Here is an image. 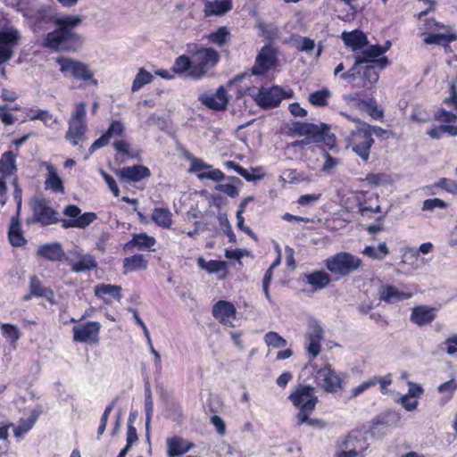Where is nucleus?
<instances>
[{
	"instance_id": "obj_1",
	"label": "nucleus",
	"mask_w": 457,
	"mask_h": 457,
	"mask_svg": "<svg viewBox=\"0 0 457 457\" xmlns=\"http://www.w3.org/2000/svg\"><path fill=\"white\" fill-rule=\"evenodd\" d=\"M82 22L79 15H67L54 20L56 29L49 32L43 46L54 51H76L84 44L82 36L74 29Z\"/></svg>"
},
{
	"instance_id": "obj_2",
	"label": "nucleus",
	"mask_w": 457,
	"mask_h": 457,
	"mask_svg": "<svg viewBox=\"0 0 457 457\" xmlns=\"http://www.w3.org/2000/svg\"><path fill=\"white\" fill-rule=\"evenodd\" d=\"M220 60V54L212 48H200L191 58L186 55L178 57L173 65L176 73L184 74L192 79H200L213 68Z\"/></svg>"
},
{
	"instance_id": "obj_3",
	"label": "nucleus",
	"mask_w": 457,
	"mask_h": 457,
	"mask_svg": "<svg viewBox=\"0 0 457 457\" xmlns=\"http://www.w3.org/2000/svg\"><path fill=\"white\" fill-rule=\"evenodd\" d=\"M354 64L346 72L341 74V79L347 80L353 87L371 88L378 80L379 75L371 64V61L361 56L354 57Z\"/></svg>"
},
{
	"instance_id": "obj_4",
	"label": "nucleus",
	"mask_w": 457,
	"mask_h": 457,
	"mask_svg": "<svg viewBox=\"0 0 457 457\" xmlns=\"http://www.w3.org/2000/svg\"><path fill=\"white\" fill-rule=\"evenodd\" d=\"M357 123L354 129L346 137V147L351 148L362 161L370 158V148L374 144L371 137V126L358 120H353Z\"/></svg>"
},
{
	"instance_id": "obj_5",
	"label": "nucleus",
	"mask_w": 457,
	"mask_h": 457,
	"mask_svg": "<svg viewBox=\"0 0 457 457\" xmlns=\"http://www.w3.org/2000/svg\"><path fill=\"white\" fill-rule=\"evenodd\" d=\"M363 262L361 258L347 253L340 252L325 260V266L332 274L347 277L357 271Z\"/></svg>"
},
{
	"instance_id": "obj_6",
	"label": "nucleus",
	"mask_w": 457,
	"mask_h": 457,
	"mask_svg": "<svg viewBox=\"0 0 457 457\" xmlns=\"http://www.w3.org/2000/svg\"><path fill=\"white\" fill-rule=\"evenodd\" d=\"M293 404L299 409L297 414L298 425L307 420V416L315 409L318 397L314 394V388L311 386H299L289 395Z\"/></svg>"
},
{
	"instance_id": "obj_7",
	"label": "nucleus",
	"mask_w": 457,
	"mask_h": 457,
	"mask_svg": "<svg viewBox=\"0 0 457 457\" xmlns=\"http://www.w3.org/2000/svg\"><path fill=\"white\" fill-rule=\"evenodd\" d=\"M56 63L64 77H72L78 80L90 81L91 84L97 85V81L93 78V72L87 63L68 57L56 58Z\"/></svg>"
},
{
	"instance_id": "obj_8",
	"label": "nucleus",
	"mask_w": 457,
	"mask_h": 457,
	"mask_svg": "<svg viewBox=\"0 0 457 457\" xmlns=\"http://www.w3.org/2000/svg\"><path fill=\"white\" fill-rule=\"evenodd\" d=\"M68 125L65 138L71 141L73 145H78L79 141L82 139L87 129L85 102H79L75 105Z\"/></svg>"
},
{
	"instance_id": "obj_9",
	"label": "nucleus",
	"mask_w": 457,
	"mask_h": 457,
	"mask_svg": "<svg viewBox=\"0 0 457 457\" xmlns=\"http://www.w3.org/2000/svg\"><path fill=\"white\" fill-rule=\"evenodd\" d=\"M291 94L284 92L283 89L278 86L270 87H262L258 94L254 96V101L260 107L263 109H270L277 107L282 99L289 98Z\"/></svg>"
},
{
	"instance_id": "obj_10",
	"label": "nucleus",
	"mask_w": 457,
	"mask_h": 457,
	"mask_svg": "<svg viewBox=\"0 0 457 457\" xmlns=\"http://www.w3.org/2000/svg\"><path fill=\"white\" fill-rule=\"evenodd\" d=\"M329 131L328 125L321 123L320 125L295 121L290 128V132L294 135L303 136L308 141L320 142Z\"/></svg>"
},
{
	"instance_id": "obj_11",
	"label": "nucleus",
	"mask_w": 457,
	"mask_h": 457,
	"mask_svg": "<svg viewBox=\"0 0 457 457\" xmlns=\"http://www.w3.org/2000/svg\"><path fill=\"white\" fill-rule=\"evenodd\" d=\"M31 209L34 220L44 226L59 221L57 212L50 207L48 201L45 198H35L31 203Z\"/></svg>"
},
{
	"instance_id": "obj_12",
	"label": "nucleus",
	"mask_w": 457,
	"mask_h": 457,
	"mask_svg": "<svg viewBox=\"0 0 457 457\" xmlns=\"http://www.w3.org/2000/svg\"><path fill=\"white\" fill-rule=\"evenodd\" d=\"M323 334L322 327L316 320L309 321L308 329L304 336V347L312 357L318 356L320 353Z\"/></svg>"
},
{
	"instance_id": "obj_13",
	"label": "nucleus",
	"mask_w": 457,
	"mask_h": 457,
	"mask_svg": "<svg viewBox=\"0 0 457 457\" xmlns=\"http://www.w3.org/2000/svg\"><path fill=\"white\" fill-rule=\"evenodd\" d=\"M101 324L97 321H89L79 324L72 328L73 340L86 344H97Z\"/></svg>"
},
{
	"instance_id": "obj_14",
	"label": "nucleus",
	"mask_w": 457,
	"mask_h": 457,
	"mask_svg": "<svg viewBox=\"0 0 457 457\" xmlns=\"http://www.w3.org/2000/svg\"><path fill=\"white\" fill-rule=\"evenodd\" d=\"M316 384L327 393H335L341 388L342 378L329 365H326L317 371Z\"/></svg>"
},
{
	"instance_id": "obj_15",
	"label": "nucleus",
	"mask_w": 457,
	"mask_h": 457,
	"mask_svg": "<svg viewBox=\"0 0 457 457\" xmlns=\"http://www.w3.org/2000/svg\"><path fill=\"white\" fill-rule=\"evenodd\" d=\"M67 261L71 266V270L77 273L95 269L97 266L96 261L90 253H84L78 247L71 250Z\"/></svg>"
},
{
	"instance_id": "obj_16",
	"label": "nucleus",
	"mask_w": 457,
	"mask_h": 457,
	"mask_svg": "<svg viewBox=\"0 0 457 457\" xmlns=\"http://www.w3.org/2000/svg\"><path fill=\"white\" fill-rule=\"evenodd\" d=\"M277 50L270 45L264 46L258 54L253 73L261 75L270 70L277 62Z\"/></svg>"
},
{
	"instance_id": "obj_17",
	"label": "nucleus",
	"mask_w": 457,
	"mask_h": 457,
	"mask_svg": "<svg viewBox=\"0 0 457 457\" xmlns=\"http://www.w3.org/2000/svg\"><path fill=\"white\" fill-rule=\"evenodd\" d=\"M18 40L19 33L16 30L0 32V62H5L12 59Z\"/></svg>"
},
{
	"instance_id": "obj_18",
	"label": "nucleus",
	"mask_w": 457,
	"mask_h": 457,
	"mask_svg": "<svg viewBox=\"0 0 457 457\" xmlns=\"http://www.w3.org/2000/svg\"><path fill=\"white\" fill-rule=\"evenodd\" d=\"M198 99L206 107L216 111L225 110L228 103V96L223 87H220L215 94L201 95Z\"/></svg>"
},
{
	"instance_id": "obj_19",
	"label": "nucleus",
	"mask_w": 457,
	"mask_h": 457,
	"mask_svg": "<svg viewBox=\"0 0 457 457\" xmlns=\"http://www.w3.org/2000/svg\"><path fill=\"white\" fill-rule=\"evenodd\" d=\"M115 174L126 182H138L143 179L150 177L151 172L145 166L133 165L117 170Z\"/></svg>"
},
{
	"instance_id": "obj_20",
	"label": "nucleus",
	"mask_w": 457,
	"mask_h": 457,
	"mask_svg": "<svg viewBox=\"0 0 457 457\" xmlns=\"http://www.w3.org/2000/svg\"><path fill=\"white\" fill-rule=\"evenodd\" d=\"M444 103L452 107L456 112H451L445 109H440L435 114V120L445 124L454 123L457 120V92L453 85L451 86V96L444 100Z\"/></svg>"
},
{
	"instance_id": "obj_21",
	"label": "nucleus",
	"mask_w": 457,
	"mask_h": 457,
	"mask_svg": "<svg viewBox=\"0 0 457 457\" xmlns=\"http://www.w3.org/2000/svg\"><path fill=\"white\" fill-rule=\"evenodd\" d=\"M236 308L227 301H219L212 308V315L225 326H232L235 320Z\"/></svg>"
},
{
	"instance_id": "obj_22",
	"label": "nucleus",
	"mask_w": 457,
	"mask_h": 457,
	"mask_svg": "<svg viewBox=\"0 0 457 457\" xmlns=\"http://www.w3.org/2000/svg\"><path fill=\"white\" fill-rule=\"evenodd\" d=\"M379 300L388 303H395L412 296L411 293L399 290L392 285H382L378 288Z\"/></svg>"
},
{
	"instance_id": "obj_23",
	"label": "nucleus",
	"mask_w": 457,
	"mask_h": 457,
	"mask_svg": "<svg viewBox=\"0 0 457 457\" xmlns=\"http://www.w3.org/2000/svg\"><path fill=\"white\" fill-rule=\"evenodd\" d=\"M435 318V309L427 305L413 308L411 314V320L419 327L431 323Z\"/></svg>"
},
{
	"instance_id": "obj_24",
	"label": "nucleus",
	"mask_w": 457,
	"mask_h": 457,
	"mask_svg": "<svg viewBox=\"0 0 457 457\" xmlns=\"http://www.w3.org/2000/svg\"><path fill=\"white\" fill-rule=\"evenodd\" d=\"M339 448L356 451L361 453V457H363V453L367 449V446L359 433L352 432L341 440Z\"/></svg>"
},
{
	"instance_id": "obj_25",
	"label": "nucleus",
	"mask_w": 457,
	"mask_h": 457,
	"mask_svg": "<svg viewBox=\"0 0 457 457\" xmlns=\"http://www.w3.org/2000/svg\"><path fill=\"white\" fill-rule=\"evenodd\" d=\"M385 52H386V49L383 48V46H381L379 45H373V46H370L367 47L366 49H364L361 52V54L360 56L362 58L370 60L371 64H373V65L377 64L381 69H384L387 66V64L389 62L388 59L386 57H382V58H378V59H376V58L382 55Z\"/></svg>"
},
{
	"instance_id": "obj_26",
	"label": "nucleus",
	"mask_w": 457,
	"mask_h": 457,
	"mask_svg": "<svg viewBox=\"0 0 457 457\" xmlns=\"http://www.w3.org/2000/svg\"><path fill=\"white\" fill-rule=\"evenodd\" d=\"M194 446L192 443L187 440L174 436L167 440V454L169 457H175L181 455Z\"/></svg>"
},
{
	"instance_id": "obj_27",
	"label": "nucleus",
	"mask_w": 457,
	"mask_h": 457,
	"mask_svg": "<svg viewBox=\"0 0 457 457\" xmlns=\"http://www.w3.org/2000/svg\"><path fill=\"white\" fill-rule=\"evenodd\" d=\"M232 0H214L206 2L204 13L206 16H220L232 9Z\"/></svg>"
},
{
	"instance_id": "obj_28",
	"label": "nucleus",
	"mask_w": 457,
	"mask_h": 457,
	"mask_svg": "<svg viewBox=\"0 0 457 457\" xmlns=\"http://www.w3.org/2000/svg\"><path fill=\"white\" fill-rule=\"evenodd\" d=\"M37 254L51 262L60 261L64 253L62 245L58 243L46 244L38 247Z\"/></svg>"
},
{
	"instance_id": "obj_29",
	"label": "nucleus",
	"mask_w": 457,
	"mask_h": 457,
	"mask_svg": "<svg viewBox=\"0 0 457 457\" xmlns=\"http://www.w3.org/2000/svg\"><path fill=\"white\" fill-rule=\"evenodd\" d=\"M97 219L95 212H85L77 219L62 220V227L63 228H85Z\"/></svg>"
},
{
	"instance_id": "obj_30",
	"label": "nucleus",
	"mask_w": 457,
	"mask_h": 457,
	"mask_svg": "<svg viewBox=\"0 0 457 457\" xmlns=\"http://www.w3.org/2000/svg\"><path fill=\"white\" fill-rule=\"evenodd\" d=\"M41 410H33L28 419H21L18 425L13 427V434L16 437H21L24 434L29 432L37 422Z\"/></svg>"
},
{
	"instance_id": "obj_31",
	"label": "nucleus",
	"mask_w": 457,
	"mask_h": 457,
	"mask_svg": "<svg viewBox=\"0 0 457 457\" xmlns=\"http://www.w3.org/2000/svg\"><path fill=\"white\" fill-rule=\"evenodd\" d=\"M32 296L46 297L47 300H51L54 297V292L50 288L43 287L37 278L31 277L29 281V294L23 298L28 301Z\"/></svg>"
},
{
	"instance_id": "obj_32",
	"label": "nucleus",
	"mask_w": 457,
	"mask_h": 457,
	"mask_svg": "<svg viewBox=\"0 0 457 457\" xmlns=\"http://www.w3.org/2000/svg\"><path fill=\"white\" fill-rule=\"evenodd\" d=\"M8 237L11 245L15 247H21L27 243L23 237L18 217H12L8 231Z\"/></svg>"
},
{
	"instance_id": "obj_33",
	"label": "nucleus",
	"mask_w": 457,
	"mask_h": 457,
	"mask_svg": "<svg viewBox=\"0 0 457 457\" xmlns=\"http://www.w3.org/2000/svg\"><path fill=\"white\" fill-rule=\"evenodd\" d=\"M147 266L148 262L143 254H135L123 260V273L145 270Z\"/></svg>"
},
{
	"instance_id": "obj_34",
	"label": "nucleus",
	"mask_w": 457,
	"mask_h": 457,
	"mask_svg": "<svg viewBox=\"0 0 457 457\" xmlns=\"http://www.w3.org/2000/svg\"><path fill=\"white\" fill-rule=\"evenodd\" d=\"M15 171V154L12 151H7L0 158V177L5 179L13 175Z\"/></svg>"
},
{
	"instance_id": "obj_35",
	"label": "nucleus",
	"mask_w": 457,
	"mask_h": 457,
	"mask_svg": "<svg viewBox=\"0 0 457 457\" xmlns=\"http://www.w3.org/2000/svg\"><path fill=\"white\" fill-rule=\"evenodd\" d=\"M344 43L353 48L358 50L367 45V37L361 31L354 30L350 33L344 32L342 34Z\"/></svg>"
},
{
	"instance_id": "obj_36",
	"label": "nucleus",
	"mask_w": 457,
	"mask_h": 457,
	"mask_svg": "<svg viewBox=\"0 0 457 457\" xmlns=\"http://www.w3.org/2000/svg\"><path fill=\"white\" fill-rule=\"evenodd\" d=\"M306 279L307 282L316 290L325 288L330 282L329 275L323 270L314 271L306 275Z\"/></svg>"
},
{
	"instance_id": "obj_37",
	"label": "nucleus",
	"mask_w": 457,
	"mask_h": 457,
	"mask_svg": "<svg viewBox=\"0 0 457 457\" xmlns=\"http://www.w3.org/2000/svg\"><path fill=\"white\" fill-rule=\"evenodd\" d=\"M156 244L154 237L147 234H135L132 239L127 244V246H137L140 250L151 249Z\"/></svg>"
},
{
	"instance_id": "obj_38",
	"label": "nucleus",
	"mask_w": 457,
	"mask_h": 457,
	"mask_svg": "<svg viewBox=\"0 0 457 457\" xmlns=\"http://www.w3.org/2000/svg\"><path fill=\"white\" fill-rule=\"evenodd\" d=\"M362 254L373 260H383L389 254V249L385 242L380 243L378 246L366 245L362 250Z\"/></svg>"
},
{
	"instance_id": "obj_39",
	"label": "nucleus",
	"mask_w": 457,
	"mask_h": 457,
	"mask_svg": "<svg viewBox=\"0 0 457 457\" xmlns=\"http://www.w3.org/2000/svg\"><path fill=\"white\" fill-rule=\"evenodd\" d=\"M172 214L165 208H155L152 213V220L160 227L170 228L172 223Z\"/></svg>"
},
{
	"instance_id": "obj_40",
	"label": "nucleus",
	"mask_w": 457,
	"mask_h": 457,
	"mask_svg": "<svg viewBox=\"0 0 457 457\" xmlns=\"http://www.w3.org/2000/svg\"><path fill=\"white\" fill-rule=\"evenodd\" d=\"M457 40L455 34H428L424 38V43L427 45H438L446 47L451 42Z\"/></svg>"
},
{
	"instance_id": "obj_41",
	"label": "nucleus",
	"mask_w": 457,
	"mask_h": 457,
	"mask_svg": "<svg viewBox=\"0 0 457 457\" xmlns=\"http://www.w3.org/2000/svg\"><path fill=\"white\" fill-rule=\"evenodd\" d=\"M47 171L48 175L46 180V187L54 192H63L62 181L57 174L56 168L53 165H48Z\"/></svg>"
},
{
	"instance_id": "obj_42",
	"label": "nucleus",
	"mask_w": 457,
	"mask_h": 457,
	"mask_svg": "<svg viewBox=\"0 0 457 457\" xmlns=\"http://www.w3.org/2000/svg\"><path fill=\"white\" fill-rule=\"evenodd\" d=\"M252 201H253V197L247 196L241 202V204L239 205V209L237 212V228L239 229H241L242 231H244L245 234H247L248 236H250L253 238H256L254 233L249 227H244L245 219L243 217V213H244L247 204Z\"/></svg>"
},
{
	"instance_id": "obj_43",
	"label": "nucleus",
	"mask_w": 457,
	"mask_h": 457,
	"mask_svg": "<svg viewBox=\"0 0 457 457\" xmlns=\"http://www.w3.org/2000/svg\"><path fill=\"white\" fill-rule=\"evenodd\" d=\"M121 287L116 285L102 284L95 288V295L97 297H103L104 295H110L116 300L121 299Z\"/></svg>"
},
{
	"instance_id": "obj_44",
	"label": "nucleus",
	"mask_w": 457,
	"mask_h": 457,
	"mask_svg": "<svg viewBox=\"0 0 457 457\" xmlns=\"http://www.w3.org/2000/svg\"><path fill=\"white\" fill-rule=\"evenodd\" d=\"M1 334L12 344H15L21 337V332L18 327L10 323H2L0 325Z\"/></svg>"
},
{
	"instance_id": "obj_45",
	"label": "nucleus",
	"mask_w": 457,
	"mask_h": 457,
	"mask_svg": "<svg viewBox=\"0 0 457 457\" xmlns=\"http://www.w3.org/2000/svg\"><path fill=\"white\" fill-rule=\"evenodd\" d=\"M331 96V93L328 89L315 91L309 96V102L315 106H326L328 99Z\"/></svg>"
},
{
	"instance_id": "obj_46",
	"label": "nucleus",
	"mask_w": 457,
	"mask_h": 457,
	"mask_svg": "<svg viewBox=\"0 0 457 457\" xmlns=\"http://www.w3.org/2000/svg\"><path fill=\"white\" fill-rule=\"evenodd\" d=\"M264 342L268 347L272 348H283L287 345V340L274 331L265 334Z\"/></svg>"
},
{
	"instance_id": "obj_47",
	"label": "nucleus",
	"mask_w": 457,
	"mask_h": 457,
	"mask_svg": "<svg viewBox=\"0 0 457 457\" xmlns=\"http://www.w3.org/2000/svg\"><path fill=\"white\" fill-rule=\"evenodd\" d=\"M153 78L154 77L150 72L146 71L143 68L139 69V71L132 83V91H137L143 86L150 83Z\"/></svg>"
},
{
	"instance_id": "obj_48",
	"label": "nucleus",
	"mask_w": 457,
	"mask_h": 457,
	"mask_svg": "<svg viewBox=\"0 0 457 457\" xmlns=\"http://www.w3.org/2000/svg\"><path fill=\"white\" fill-rule=\"evenodd\" d=\"M228 35V30L225 27H220L216 31L208 35L207 38L210 42L221 46L226 44Z\"/></svg>"
},
{
	"instance_id": "obj_49",
	"label": "nucleus",
	"mask_w": 457,
	"mask_h": 457,
	"mask_svg": "<svg viewBox=\"0 0 457 457\" xmlns=\"http://www.w3.org/2000/svg\"><path fill=\"white\" fill-rule=\"evenodd\" d=\"M358 106L369 112L370 115L375 119H379L383 115L382 112L378 109L376 101L372 98L369 100L359 101Z\"/></svg>"
},
{
	"instance_id": "obj_50",
	"label": "nucleus",
	"mask_w": 457,
	"mask_h": 457,
	"mask_svg": "<svg viewBox=\"0 0 457 457\" xmlns=\"http://www.w3.org/2000/svg\"><path fill=\"white\" fill-rule=\"evenodd\" d=\"M457 390V380L450 379L437 387L438 393L445 395L447 400H450Z\"/></svg>"
},
{
	"instance_id": "obj_51",
	"label": "nucleus",
	"mask_w": 457,
	"mask_h": 457,
	"mask_svg": "<svg viewBox=\"0 0 457 457\" xmlns=\"http://www.w3.org/2000/svg\"><path fill=\"white\" fill-rule=\"evenodd\" d=\"M419 251L416 248L407 247L403 251V263L412 266L414 269L418 268L416 262H418Z\"/></svg>"
},
{
	"instance_id": "obj_52",
	"label": "nucleus",
	"mask_w": 457,
	"mask_h": 457,
	"mask_svg": "<svg viewBox=\"0 0 457 457\" xmlns=\"http://www.w3.org/2000/svg\"><path fill=\"white\" fill-rule=\"evenodd\" d=\"M125 131V125L120 120H113L105 134L111 139L115 137H121Z\"/></svg>"
},
{
	"instance_id": "obj_53",
	"label": "nucleus",
	"mask_w": 457,
	"mask_h": 457,
	"mask_svg": "<svg viewBox=\"0 0 457 457\" xmlns=\"http://www.w3.org/2000/svg\"><path fill=\"white\" fill-rule=\"evenodd\" d=\"M447 206H448L447 203L442 199H439V198L427 199L423 202L422 211L433 212L436 208L445 209V208H447Z\"/></svg>"
},
{
	"instance_id": "obj_54",
	"label": "nucleus",
	"mask_w": 457,
	"mask_h": 457,
	"mask_svg": "<svg viewBox=\"0 0 457 457\" xmlns=\"http://www.w3.org/2000/svg\"><path fill=\"white\" fill-rule=\"evenodd\" d=\"M29 120H42L46 126H51L55 120L53 115L46 110H38L35 114L29 115Z\"/></svg>"
},
{
	"instance_id": "obj_55",
	"label": "nucleus",
	"mask_w": 457,
	"mask_h": 457,
	"mask_svg": "<svg viewBox=\"0 0 457 457\" xmlns=\"http://www.w3.org/2000/svg\"><path fill=\"white\" fill-rule=\"evenodd\" d=\"M187 160L190 161L191 166L189 169L190 172L202 171L204 170L212 169V165L205 163L203 160L194 157L190 154L187 155Z\"/></svg>"
},
{
	"instance_id": "obj_56",
	"label": "nucleus",
	"mask_w": 457,
	"mask_h": 457,
	"mask_svg": "<svg viewBox=\"0 0 457 457\" xmlns=\"http://www.w3.org/2000/svg\"><path fill=\"white\" fill-rule=\"evenodd\" d=\"M199 179H211L213 181H221L225 179V174L219 169H212L209 171L202 172L197 175Z\"/></svg>"
},
{
	"instance_id": "obj_57",
	"label": "nucleus",
	"mask_w": 457,
	"mask_h": 457,
	"mask_svg": "<svg viewBox=\"0 0 457 457\" xmlns=\"http://www.w3.org/2000/svg\"><path fill=\"white\" fill-rule=\"evenodd\" d=\"M301 179H303L301 178L300 174H298L296 170L294 169L285 170L279 177V181L290 184L300 181Z\"/></svg>"
},
{
	"instance_id": "obj_58",
	"label": "nucleus",
	"mask_w": 457,
	"mask_h": 457,
	"mask_svg": "<svg viewBox=\"0 0 457 457\" xmlns=\"http://www.w3.org/2000/svg\"><path fill=\"white\" fill-rule=\"evenodd\" d=\"M411 119L419 123H427L431 120V116L426 110L416 107L411 113Z\"/></svg>"
},
{
	"instance_id": "obj_59",
	"label": "nucleus",
	"mask_w": 457,
	"mask_h": 457,
	"mask_svg": "<svg viewBox=\"0 0 457 457\" xmlns=\"http://www.w3.org/2000/svg\"><path fill=\"white\" fill-rule=\"evenodd\" d=\"M215 190L222 192L231 198H235L239 194V189L234 184H218L215 186Z\"/></svg>"
},
{
	"instance_id": "obj_60",
	"label": "nucleus",
	"mask_w": 457,
	"mask_h": 457,
	"mask_svg": "<svg viewBox=\"0 0 457 457\" xmlns=\"http://www.w3.org/2000/svg\"><path fill=\"white\" fill-rule=\"evenodd\" d=\"M100 174L102 175L104 180L106 182L113 195L118 197L120 195V189L114 179L103 170H100Z\"/></svg>"
},
{
	"instance_id": "obj_61",
	"label": "nucleus",
	"mask_w": 457,
	"mask_h": 457,
	"mask_svg": "<svg viewBox=\"0 0 457 457\" xmlns=\"http://www.w3.org/2000/svg\"><path fill=\"white\" fill-rule=\"evenodd\" d=\"M113 148L122 155H127L129 157H133L131 154V146L129 143L125 140H117L113 143Z\"/></svg>"
},
{
	"instance_id": "obj_62",
	"label": "nucleus",
	"mask_w": 457,
	"mask_h": 457,
	"mask_svg": "<svg viewBox=\"0 0 457 457\" xmlns=\"http://www.w3.org/2000/svg\"><path fill=\"white\" fill-rule=\"evenodd\" d=\"M109 141H110V138L104 132L99 138H97L96 140H95L93 142V144L91 145V146L89 148V154H92L95 151L107 145Z\"/></svg>"
},
{
	"instance_id": "obj_63",
	"label": "nucleus",
	"mask_w": 457,
	"mask_h": 457,
	"mask_svg": "<svg viewBox=\"0 0 457 457\" xmlns=\"http://www.w3.org/2000/svg\"><path fill=\"white\" fill-rule=\"evenodd\" d=\"M0 120L5 125L14 123V116L8 111L7 105H0Z\"/></svg>"
},
{
	"instance_id": "obj_64",
	"label": "nucleus",
	"mask_w": 457,
	"mask_h": 457,
	"mask_svg": "<svg viewBox=\"0 0 457 457\" xmlns=\"http://www.w3.org/2000/svg\"><path fill=\"white\" fill-rule=\"evenodd\" d=\"M444 344L447 354L454 355L457 353V335L448 337Z\"/></svg>"
}]
</instances>
